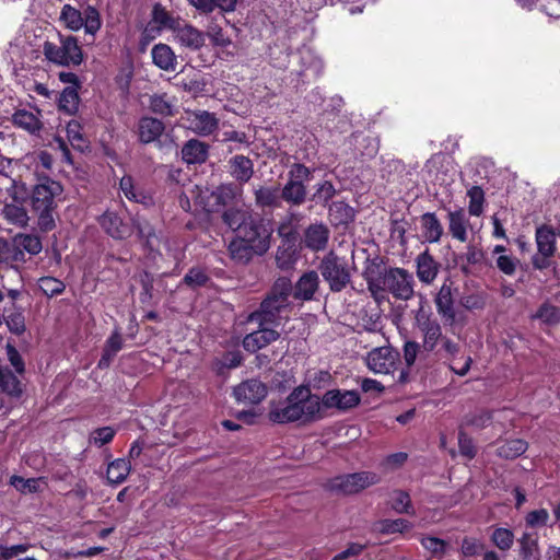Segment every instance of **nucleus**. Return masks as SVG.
<instances>
[{"mask_svg":"<svg viewBox=\"0 0 560 560\" xmlns=\"http://www.w3.org/2000/svg\"><path fill=\"white\" fill-rule=\"evenodd\" d=\"M323 418L322 401L307 387H296L288 398L271 407L269 419L276 423L313 422Z\"/></svg>","mask_w":560,"mask_h":560,"instance_id":"1","label":"nucleus"},{"mask_svg":"<svg viewBox=\"0 0 560 560\" xmlns=\"http://www.w3.org/2000/svg\"><path fill=\"white\" fill-rule=\"evenodd\" d=\"M292 290L291 281L288 278L277 279L270 292L261 301L259 308L248 315L247 322L270 328L285 323L289 319L291 307L289 299Z\"/></svg>","mask_w":560,"mask_h":560,"instance_id":"2","label":"nucleus"},{"mask_svg":"<svg viewBox=\"0 0 560 560\" xmlns=\"http://www.w3.org/2000/svg\"><path fill=\"white\" fill-rule=\"evenodd\" d=\"M63 188L51 178H44L36 184L31 192V209L37 217L40 231L49 232L56 228L57 207Z\"/></svg>","mask_w":560,"mask_h":560,"instance_id":"3","label":"nucleus"},{"mask_svg":"<svg viewBox=\"0 0 560 560\" xmlns=\"http://www.w3.org/2000/svg\"><path fill=\"white\" fill-rule=\"evenodd\" d=\"M368 288L372 293L378 290H385L393 294L397 300L408 301L415 294V279L412 273L404 268H390L384 276L382 284L374 278L372 272H365Z\"/></svg>","mask_w":560,"mask_h":560,"instance_id":"4","label":"nucleus"},{"mask_svg":"<svg viewBox=\"0 0 560 560\" xmlns=\"http://www.w3.org/2000/svg\"><path fill=\"white\" fill-rule=\"evenodd\" d=\"M58 40H46L43 45L45 58L55 65L78 67L83 62V51L78 39L71 35H57Z\"/></svg>","mask_w":560,"mask_h":560,"instance_id":"5","label":"nucleus"},{"mask_svg":"<svg viewBox=\"0 0 560 560\" xmlns=\"http://www.w3.org/2000/svg\"><path fill=\"white\" fill-rule=\"evenodd\" d=\"M60 21L70 31L77 32L82 27L86 35L92 37L100 31L102 20L100 12L92 5H88L82 12L70 4H65L60 12Z\"/></svg>","mask_w":560,"mask_h":560,"instance_id":"6","label":"nucleus"},{"mask_svg":"<svg viewBox=\"0 0 560 560\" xmlns=\"http://www.w3.org/2000/svg\"><path fill=\"white\" fill-rule=\"evenodd\" d=\"M318 269L334 292H340L350 282L351 273L346 258L339 257L334 252H329L322 258Z\"/></svg>","mask_w":560,"mask_h":560,"instance_id":"7","label":"nucleus"},{"mask_svg":"<svg viewBox=\"0 0 560 560\" xmlns=\"http://www.w3.org/2000/svg\"><path fill=\"white\" fill-rule=\"evenodd\" d=\"M380 482V476L372 471H360L337 476L329 480L328 488L340 494H353Z\"/></svg>","mask_w":560,"mask_h":560,"instance_id":"8","label":"nucleus"},{"mask_svg":"<svg viewBox=\"0 0 560 560\" xmlns=\"http://www.w3.org/2000/svg\"><path fill=\"white\" fill-rule=\"evenodd\" d=\"M185 127L200 137H208L219 128V118L208 110H188L183 117Z\"/></svg>","mask_w":560,"mask_h":560,"instance_id":"9","label":"nucleus"},{"mask_svg":"<svg viewBox=\"0 0 560 560\" xmlns=\"http://www.w3.org/2000/svg\"><path fill=\"white\" fill-rule=\"evenodd\" d=\"M236 236L252 245V248H256L258 255L265 254L270 247L269 231L259 221L254 219H250L242 226Z\"/></svg>","mask_w":560,"mask_h":560,"instance_id":"10","label":"nucleus"},{"mask_svg":"<svg viewBox=\"0 0 560 560\" xmlns=\"http://www.w3.org/2000/svg\"><path fill=\"white\" fill-rule=\"evenodd\" d=\"M398 357V352L390 347H377L368 353L365 362L373 373L389 374L395 370Z\"/></svg>","mask_w":560,"mask_h":560,"instance_id":"11","label":"nucleus"},{"mask_svg":"<svg viewBox=\"0 0 560 560\" xmlns=\"http://www.w3.org/2000/svg\"><path fill=\"white\" fill-rule=\"evenodd\" d=\"M320 401L325 408L347 411L357 407L361 401V397L357 390L330 389L324 394Z\"/></svg>","mask_w":560,"mask_h":560,"instance_id":"12","label":"nucleus"},{"mask_svg":"<svg viewBox=\"0 0 560 560\" xmlns=\"http://www.w3.org/2000/svg\"><path fill=\"white\" fill-rule=\"evenodd\" d=\"M233 393L237 401L255 405L266 397L267 387L262 382L253 378L234 387Z\"/></svg>","mask_w":560,"mask_h":560,"instance_id":"13","label":"nucleus"},{"mask_svg":"<svg viewBox=\"0 0 560 560\" xmlns=\"http://www.w3.org/2000/svg\"><path fill=\"white\" fill-rule=\"evenodd\" d=\"M280 334L270 327L258 326V329L247 334L243 339V347L248 352H256L271 342L278 340Z\"/></svg>","mask_w":560,"mask_h":560,"instance_id":"14","label":"nucleus"},{"mask_svg":"<svg viewBox=\"0 0 560 560\" xmlns=\"http://www.w3.org/2000/svg\"><path fill=\"white\" fill-rule=\"evenodd\" d=\"M330 231L322 222L308 225L303 233L302 242L304 246L312 252L324 250L328 244Z\"/></svg>","mask_w":560,"mask_h":560,"instance_id":"15","label":"nucleus"},{"mask_svg":"<svg viewBox=\"0 0 560 560\" xmlns=\"http://www.w3.org/2000/svg\"><path fill=\"white\" fill-rule=\"evenodd\" d=\"M440 267V262L428 249L420 253L416 258V273L418 279L424 284H431L436 279Z\"/></svg>","mask_w":560,"mask_h":560,"instance_id":"16","label":"nucleus"},{"mask_svg":"<svg viewBox=\"0 0 560 560\" xmlns=\"http://www.w3.org/2000/svg\"><path fill=\"white\" fill-rule=\"evenodd\" d=\"M436 311L445 323L453 324L455 322V308L452 294V288L448 283H443L434 299Z\"/></svg>","mask_w":560,"mask_h":560,"instance_id":"17","label":"nucleus"},{"mask_svg":"<svg viewBox=\"0 0 560 560\" xmlns=\"http://www.w3.org/2000/svg\"><path fill=\"white\" fill-rule=\"evenodd\" d=\"M39 116V110L33 112L25 108L16 109L12 115V124L31 135H36L43 127Z\"/></svg>","mask_w":560,"mask_h":560,"instance_id":"18","label":"nucleus"},{"mask_svg":"<svg viewBox=\"0 0 560 560\" xmlns=\"http://www.w3.org/2000/svg\"><path fill=\"white\" fill-rule=\"evenodd\" d=\"M558 236H560V232H557L551 225L538 226L535 233L538 253L545 256H553Z\"/></svg>","mask_w":560,"mask_h":560,"instance_id":"19","label":"nucleus"},{"mask_svg":"<svg viewBox=\"0 0 560 560\" xmlns=\"http://www.w3.org/2000/svg\"><path fill=\"white\" fill-rule=\"evenodd\" d=\"M319 285V278L316 271L305 272L295 283L293 296L296 300L310 301L314 298Z\"/></svg>","mask_w":560,"mask_h":560,"instance_id":"20","label":"nucleus"},{"mask_svg":"<svg viewBox=\"0 0 560 560\" xmlns=\"http://www.w3.org/2000/svg\"><path fill=\"white\" fill-rule=\"evenodd\" d=\"M421 235L428 243L440 242L443 235V226L433 212H427L420 218Z\"/></svg>","mask_w":560,"mask_h":560,"instance_id":"21","label":"nucleus"},{"mask_svg":"<svg viewBox=\"0 0 560 560\" xmlns=\"http://www.w3.org/2000/svg\"><path fill=\"white\" fill-rule=\"evenodd\" d=\"M208 151V144L197 139H190L182 148V158L188 164H201L207 160Z\"/></svg>","mask_w":560,"mask_h":560,"instance_id":"22","label":"nucleus"},{"mask_svg":"<svg viewBox=\"0 0 560 560\" xmlns=\"http://www.w3.org/2000/svg\"><path fill=\"white\" fill-rule=\"evenodd\" d=\"M98 221L104 231L114 238H124L130 232L129 225L124 223L115 212H105Z\"/></svg>","mask_w":560,"mask_h":560,"instance_id":"23","label":"nucleus"},{"mask_svg":"<svg viewBox=\"0 0 560 560\" xmlns=\"http://www.w3.org/2000/svg\"><path fill=\"white\" fill-rule=\"evenodd\" d=\"M0 393L11 398H20L23 394V384L18 375L5 366L0 365Z\"/></svg>","mask_w":560,"mask_h":560,"instance_id":"24","label":"nucleus"},{"mask_svg":"<svg viewBox=\"0 0 560 560\" xmlns=\"http://www.w3.org/2000/svg\"><path fill=\"white\" fill-rule=\"evenodd\" d=\"M175 37L182 46L192 50H197L205 45V34L191 25L177 28Z\"/></svg>","mask_w":560,"mask_h":560,"instance_id":"25","label":"nucleus"},{"mask_svg":"<svg viewBox=\"0 0 560 560\" xmlns=\"http://www.w3.org/2000/svg\"><path fill=\"white\" fill-rule=\"evenodd\" d=\"M419 328L423 335V348L431 352L435 349L439 340L442 338V328L436 320L425 318L419 320Z\"/></svg>","mask_w":560,"mask_h":560,"instance_id":"26","label":"nucleus"},{"mask_svg":"<svg viewBox=\"0 0 560 560\" xmlns=\"http://www.w3.org/2000/svg\"><path fill=\"white\" fill-rule=\"evenodd\" d=\"M448 230L451 235L459 241V242H466L468 240L467 234V225H468V219L466 217V213L463 209H458L455 211L448 212Z\"/></svg>","mask_w":560,"mask_h":560,"instance_id":"27","label":"nucleus"},{"mask_svg":"<svg viewBox=\"0 0 560 560\" xmlns=\"http://www.w3.org/2000/svg\"><path fill=\"white\" fill-rule=\"evenodd\" d=\"M153 63L164 71H174L176 68V56L170 46L158 44L151 50Z\"/></svg>","mask_w":560,"mask_h":560,"instance_id":"28","label":"nucleus"},{"mask_svg":"<svg viewBox=\"0 0 560 560\" xmlns=\"http://www.w3.org/2000/svg\"><path fill=\"white\" fill-rule=\"evenodd\" d=\"M229 253L230 257L236 262L241 265H246L252 260L256 253V248H252V245L242 241L237 236L231 241L229 244Z\"/></svg>","mask_w":560,"mask_h":560,"instance_id":"29","label":"nucleus"},{"mask_svg":"<svg viewBox=\"0 0 560 560\" xmlns=\"http://www.w3.org/2000/svg\"><path fill=\"white\" fill-rule=\"evenodd\" d=\"M190 5L201 13L209 14L215 9L223 12H233L236 9L237 0H187Z\"/></svg>","mask_w":560,"mask_h":560,"instance_id":"30","label":"nucleus"},{"mask_svg":"<svg viewBox=\"0 0 560 560\" xmlns=\"http://www.w3.org/2000/svg\"><path fill=\"white\" fill-rule=\"evenodd\" d=\"M232 176L243 183L248 182L254 173L253 162L244 155H235L230 160Z\"/></svg>","mask_w":560,"mask_h":560,"instance_id":"31","label":"nucleus"},{"mask_svg":"<svg viewBox=\"0 0 560 560\" xmlns=\"http://www.w3.org/2000/svg\"><path fill=\"white\" fill-rule=\"evenodd\" d=\"M281 198L294 206H300L305 201L306 187L301 180H289L281 190Z\"/></svg>","mask_w":560,"mask_h":560,"instance_id":"32","label":"nucleus"},{"mask_svg":"<svg viewBox=\"0 0 560 560\" xmlns=\"http://www.w3.org/2000/svg\"><path fill=\"white\" fill-rule=\"evenodd\" d=\"M130 472V463L127 459L119 458L114 462H112L107 467V480L110 483L119 485Z\"/></svg>","mask_w":560,"mask_h":560,"instance_id":"33","label":"nucleus"},{"mask_svg":"<svg viewBox=\"0 0 560 560\" xmlns=\"http://www.w3.org/2000/svg\"><path fill=\"white\" fill-rule=\"evenodd\" d=\"M533 319H539L542 324L556 326L560 324V307L548 302L542 303L537 312L532 315Z\"/></svg>","mask_w":560,"mask_h":560,"instance_id":"34","label":"nucleus"},{"mask_svg":"<svg viewBox=\"0 0 560 560\" xmlns=\"http://www.w3.org/2000/svg\"><path fill=\"white\" fill-rule=\"evenodd\" d=\"M527 450V442L521 439L505 441L497 448V454L505 459H513L521 456Z\"/></svg>","mask_w":560,"mask_h":560,"instance_id":"35","label":"nucleus"},{"mask_svg":"<svg viewBox=\"0 0 560 560\" xmlns=\"http://www.w3.org/2000/svg\"><path fill=\"white\" fill-rule=\"evenodd\" d=\"M79 94L75 86L66 88L58 100V107L66 114L72 115L79 107Z\"/></svg>","mask_w":560,"mask_h":560,"instance_id":"36","label":"nucleus"},{"mask_svg":"<svg viewBox=\"0 0 560 560\" xmlns=\"http://www.w3.org/2000/svg\"><path fill=\"white\" fill-rule=\"evenodd\" d=\"M222 219L231 230L238 232L252 217L245 210L231 208L223 212Z\"/></svg>","mask_w":560,"mask_h":560,"instance_id":"37","label":"nucleus"},{"mask_svg":"<svg viewBox=\"0 0 560 560\" xmlns=\"http://www.w3.org/2000/svg\"><path fill=\"white\" fill-rule=\"evenodd\" d=\"M280 197L277 187H260L255 190L256 203L262 208L280 206Z\"/></svg>","mask_w":560,"mask_h":560,"instance_id":"38","label":"nucleus"},{"mask_svg":"<svg viewBox=\"0 0 560 560\" xmlns=\"http://www.w3.org/2000/svg\"><path fill=\"white\" fill-rule=\"evenodd\" d=\"M492 420V413L488 410H476L466 415L462 421L460 428L471 427L474 429H485Z\"/></svg>","mask_w":560,"mask_h":560,"instance_id":"39","label":"nucleus"},{"mask_svg":"<svg viewBox=\"0 0 560 560\" xmlns=\"http://www.w3.org/2000/svg\"><path fill=\"white\" fill-rule=\"evenodd\" d=\"M164 125L161 120L142 117V143L155 141L163 132Z\"/></svg>","mask_w":560,"mask_h":560,"instance_id":"40","label":"nucleus"},{"mask_svg":"<svg viewBox=\"0 0 560 560\" xmlns=\"http://www.w3.org/2000/svg\"><path fill=\"white\" fill-rule=\"evenodd\" d=\"M390 505L397 513L415 515L410 497L406 491L395 490L390 495Z\"/></svg>","mask_w":560,"mask_h":560,"instance_id":"41","label":"nucleus"},{"mask_svg":"<svg viewBox=\"0 0 560 560\" xmlns=\"http://www.w3.org/2000/svg\"><path fill=\"white\" fill-rule=\"evenodd\" d=\"M3 217L12 224L24 228L27 225L30 217L22 206L5 205L2 210Z\"/></svg>","mask_w":560,"mask_h":560,"instance_id":"42","label":"nucleus"},{"mask_svg":"<svg viewBox=\"0 0 560 560\" xmlns=\"http://www.w3.org/2000/svg\"><path fill=\"white\" fill-rule=\"evenodd\" d=\"M467 197L469 198V214L474 217H479L483 211V190L479 186H472L468 189Z\"/></svg>","mask_w":560,"mask_h":560,"instance_id":"43","label":"nucleus"},{"mask_svg":"<svg viewBox=\"0 0 560 560\" xmlns=\"http://www.w3.org/2000/svg\"><path fill=\"white\" fill-rule=\"evenodd\" d=\"M412 528V524L405 518L384 520L380 523L378 529L383 534H404Z\"/></svg>","mask_w":560,"mask_h":560,"instance_id":"44","label":"nucleus"},{"mask_svg":"<svg viewBox=\"0 0 560 560\" xmlns=\"http://www.w3.org/2000/svg\"><path fill=\"white\" fill-rule=\"evenodd\" d=\"M161 240L155 233L148 232L147 233V243L142 245V254L145 253L148 260L152 261V264L156 265L159 259H161Z\"/></svg>","mask_w":560,"mask_h":560,"instance_id":"45","label":"nucleus"},{"mask_svg":"<svg viewBox=\"0 0 560 560\" xmlns=\"http://www.w3.org/2000/svg\"><path fill=\"white\" fill-rule=\"evenodd\" d=\"M15 243L20 248L27 252L30 255H37L43 248L40 238L32 234L18 235L15 237Z\"/></svg>","mask_w":560,"mask_h":560,"instance_id":"46","label":"nucleus"},{"mask_svg":"<svg viewBox=\"0 0 560 560\" xmlns=\"http://www.w3.org/2000/svg\"><path fill=\"white\" fill-rule=\"evenodd\" d=\"M38 287L45 295L50 298L61 294L66 289L65 283L61 280L54 277L39 278Z\"/></svg>","mask_w":560,"mask_h":560,"instance_id":"47","label":"nucleus"},{"mask_svg":"<svg viewBox=\"0 0 560 560\" xmlns=\"http://www.w3.org/2000/svg\"><path fill=\"white\" fill-rule=\"evenodd\" d=\"M209 280L208 273L200 267L189 269L183 279L184 283L191 289L203 287Z\"/></svg>","mask_w":560,"mask_h":560,"instance_id":"48","label":"nucleus"},{"mask_svg":"<svg viewBox=\"0 0 560 560\" xmlns=\"http://www.w3.org/2000/svg\"><path fill=\"white\" fill-rule=\"evenodd\" d=\"M40 479L30 478L25 479L23 477L13 475L10 478V485L13 486L18 491L22 493H34L39 490Z\"/></svg>","mask_w":560,"mask_h":560,"instance_id":"49","label":"nucleus"},{"mask_svg":"<svg viewBox=\"0 0 560 560\" xmlns=\"http://www.w3.org/2000/svg\"><path fill=\"white\" fill-rule=\"evenodd\" d=\"M491 540L500 550L506 551L513 545L514 535L512 530L499 527L492 533Z\"/></svg>","mask_w":560,"mask_h":560,"instance_id":"50","label":"nucleus"},{"mask_svg":"<svg viewBox=\"0 0 560 560\" xmlns=\"http://www.w3.org/2000/svg\"><path fill=\"white\" fill-rule=\"evenodd\" d=\"M520 260L511 254L499 255L495 259L497 268L506 276H514Z\"/></svg>","mask_w":560,"mask_h":560,"instance_id":"51","label":"nucleus"},{"mask_svg":"<svg viewBox=\"0 0 560 560\" xmlns=\"http://www.w3.org/2000/svg\"><path fill=\"white\" fill-rule=\"evenodd\" d=\"M115 436V430L112 427H103L94 430L90 434V443L95 446H103L109 443Z\"/></svg>","mask_w":560,"mask_h":560,"instance_id":"52","label":"nucleus"},{"mask_svg":"<svg viewBox=\"0 0 560 560\" xmlns=\"http://www.w3.org/2000/svg\"><path fill=\"white\" fill-rule=\"evenodd\" d=\"M422 547L432 555H444L447 544L438 537L427 536L421 539Z\"/></svg>","mask_w":560,"mask_h":560,"instance_id":"53","label":"nucleus"},{"mask_svg":"<svg viewBox=\"0 0 560 560\" xmlns=\"http://www.w3.org/2000/svg\"><path fill=\"white\" fill-rule=\"evenodd\" d=\"M458 447L459 453L468 459H472L476 456V447L472 440L466 434L464 429H459L458 432Z\"/></svg>","mask_w":560,"mask_h":560,"instance_id":"54","label":"nucleus"},{"mask_svg":"<svg viewBox=\"0 0 560 560\" xmlns=\"http://www.w3.org/2000/svg\"><path fill=\"white\" fill-rule=\"evenodd\" d=\"M66 130H67L68 140L71 142V144L74 148L82 149L84 141H83V137L81 133V125L79 124V121H77L74 119L70 120L67 124Z\"/></svg>","mask_w":560,"mask_h":560,"instance_id":"55","label":"nucleus"},{"mask_svg":"<svg viewBox=\"0 0 560 560\" xmlns=\"http://www.w3.org/2000/svg\"><path fill=\"white\" fill-rule=\"evenodd\" d=\"M5 352L8 361L14 368L15 373L22 375L25 372V363L19 351L15 349L13 345L7 343Z\"/></svg>","mask_w":560,"mask_h":560,"instance_id":"56","label":"nucleus"},{"mask_svg":"<svg viewBox=\"0 0 560 560\" xmlns=\"http://www.w3.org/2000/svg\"><path fill=\"white\" fill-rule=\"evenodd\" d=\"M30 548V544H19L13 546L0 544V560L13 559L22 553H25Z\"/></svg>","mask_w":560,"mask_h":560,"instance_id":"57","label":"nucleus"},{"mask_svg":"<svg viewBox=\"0 0 560 560\" xmlns=\"http://www.w3.org/2000/svg\"><path fill=\"white\" fill-rule=\"evenodd\" d=\"M460 304L468 311L482 310L486 306V298L481 293H472L460 299Z\"/></svg>","mask_w":560,"mask_h":560,"instance_id":"58","label":"nucleus"},{"mask_svg":"<svg viewBox=\"0 0 560 560\" xmlns=\"http://www.w3.org/2000/svg\"><path fill=\"white\" fill-rule=\"evenodd\" d=\"M336 194V189L334 185L325 180L317 185L316 191L314 194V199L318 202L327 203Z\"/></svg>","mask_w":560,"mask_h":560,"instance_id":"59","label":"nucleus"},{"mask_svg":"<svg viewBox=\"0 0 560 560\" xmlns=\"http://www.w3.org/2000/svg\"><path fill=\"white\" fill-rule=\"evenodd\" d=\"M549 517V512L546 509L534 510L526 515V524L530 527L545 526Z\"/></svg>","mask_w":560,"mask_h":560,"instance_id":"60","label":"nucleus"},{"mask_svg":"<svg viewBox=\"0 0 560 560\" xmlns=\"http://www.w3.org/2000/svg\"><path fill=\"white\" fill-rule=\"evenodd\" d=\"M521 555L524 560H530L537 550V541L529 534H524L520 539Z\"/></svg>","mask_w":560,"mask_h":560,"instance_id":"61","label":"nucleus"},{"mask_svg":"<svg viewBox=\"0 0 560 560\" xmlns=\"http://www.w3.org/2000/svg\"><path fill=\"white\" fill-rule=\"evenodd\" d=\"M207 35L214 46L226 47L231 44V39L224 35L222 28L218 25L209 26Z\"/></svg>","mask_w":560,"mask_h":560,"instance_id":"62","label":"nucleus"},{"mask_svg":"<svg viewBox=\"0 0 560 560\" xmlns=\"http://www.w3.org/2000/svg\"><path fill=\"white\" fill-rule=\"evenodd\" d=\"M150 107L154 113H158L161 115H170L171 114V105L164 94L151 96Z\"/></svg>","mask_w":560,"mask_h":560,"instance_id":"63","label":"nucleus"},{"mask_svg":"<svg viewBox=\"0 0 560 560\" xmlns=\"http://www.w3.org/2000/svg\"><path fill=\"white\" fill-rule=\"evenodd\" d=\"M460 550L465 557H472L482 550V544L471 537H466L462 541Z\"/></svg>","mask_w":560,"mask_h":560,"instance_id":"64","label":"nucleus"}]
</instances>
